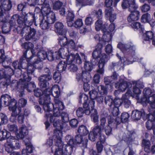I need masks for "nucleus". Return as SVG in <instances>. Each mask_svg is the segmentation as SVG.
<instances>
[{
	"label": "nucleus",
	"instance_id": "nucleus-5",
	"mask_svg": "<svg viewBox=\"0 0 155 155\" xmlns=\"http://www.w3.org/2000/svg\"><path fill=\"white\" fill-rule=\"evenodd\" d=\"M83 97L84 102L83 107L84 108V113L87 115H89L94 112L95 101L93 100H90L88 101V97L85 94H81L79 97V102L81 103V99Z\"/></svg>",
	"mask_w": 155,
	"mask_h": 155
},
{
	"label": "nucleus",
	"instance_id": "nucleus-55",
	"mask_svg": "<svg viewBox=\"0 0 155 155\" xmlns=\"http://www.w3.org/2000/svg\"><path fill=\"white\" fill-rule=\"evenodd\" d=\"M8 64V65L5 66V64L3 66L5 68V72L8 77V78H9L11 76L14 74V72L13 70L8 66L9 64Z\"/></svg>",
	"mask_w": 155,
	"mask_h": 155
},
{
	"label": "nucleus",
	"instance_id": "nucleus-24",
	"mask_svg": "<svg viewBox=\"0 0 155 155\" xmlns=\"http://www.w3.org/2000/svg\"><path fill=\"white\" fill-rule=\"evenodd\" d=\"M54 27L56 32L59 35H65L66 33V30L64 28V25L61 22H56L54 25Z\"/></svg>",
	"mask_w": 155,
	"mask_h": 155
},
{
	"label": "nucleus",
	"instance_id": "nucleus-51",
	"mask_svg": "<svg viewBox=\"0 0 155 155\" xmlns=\"http://www.w3.org/2000/svg\"><path fill=\"white\" fill-rule=\"evenodd\" d=\"M127 95L126 94L123 95L121 98L122 103H123L124 107L126 108L129 107L130 104V102L128 99Z\"/></svg>",
	"mask_w": 155,
	"mask_h": 155
},
{
	"label": "nucleus",
	"instance_id": "nucleus-54",
	"mask_svg": "<svg viewBox=\"0 0 155 155\" xmlns=\"http://www.w3.org/2000/svg\"><path fill=\"white\" fill-rule=\"evenodd\" d=\"M7 21V19L6 18V22H0L1 25L2 26V31L4 33H8L10 30V28L7 26V25H8Z\"/></svg>",
	"mask_w": 155,
	"mask_h": 155
},
{
	"label": "nucleus",
	"instance_id": "nucleus-9",
	"mask_svg": "<svg viewBox=\"0 0 155 155\" xmlns=\"http://www.w3.org/2000/svg\"><path fill=\"white\" fill-rule=\"evenodd\" d=\"M107 26V24L102 25V21L101 19L98 20L95 23L96 30L98 31L101 29L103 32H104V34L102 36V38L103 39L104 41V42H109L111 40V35L110 33L107 32V34L105 33L107 30L106 29Z\"/></svg>",
	"mask_w": 155,
	"mask_h": 155
},
{
	"label": "nucleus",
	"instance_id": "nucleus-58",
	"mask_svg": "<svg viewBox=\"0 0 155 155\" xmlns=\"http://www.w3.org/2000/svg\"><path fill=\"white\" fill-rule=\"evenodd\" d=\"M91 117L93 121L95 123H97L99 121L98 116L97 110H94V112L91 114Z\"/></svg>",
	"mask_w": 155,
	"mask_h": 155
},
{
	"label": "nucleus",
	"instance_id": "nucleus-15",
	"mask_svg": "<svg viewBox=\"0 0 155 155\" xmlns=\"http://www.w3.org/2000/svg\"><path fill=\"white\" fill-rule=\"evenodd\" d=\"M121 6L123 9H126L128 8L129 11L137 9L138 7V5L136 4L135 0H124L123 1Z\"/></svg>",
	"mask_w": 155,
	"mask_h": 155
},
{
	"label": "nucleus",
	"instance_id": "nucleus-10",
	"mask_svg": "<svg viewBox=\"0 0 155 155\" xmlns=\"http://www.w3.org/2000/svg\"><path fill=\"white\" fill-rule=\"evenodd\" d=\"M5 146L6 151L9 153L12 152L14 150L19 149L20 147L18 140L13 136L11 137L7 140Z\"/></svg>",
	"mask_w": 155,
	"mask_h": 155
},
{
	"label": "nucleus",
	"instance_id": "nucleus-25",
	"mask_svg": "<svg viewBox=\"0 0 155 155\" xmlns=\"http://www.w3.org/2000/svg\"><path fill=\"white\" fill-rule=\"evenodd\" d=\"M130 14L128 17L127 20L129 23H132L137 21L139 18L140 12L136 9L131 11Z\"/></svg>",
	"mask_w": 155,
	"mask_h": 155
},
{
	"label": "nucleus",
	"instance_id": "nucleus-19",
	"mask_svg": "<svg viewBox=\"0 0 155 155\" xmlns=\"http://www.w3.org/2000/svg\"><path fill=\"white\" fill-rule=\"evenodd\" d=\"M65 58L66 59V62L68 64H70L74 62L75 60L77 63L79 64L82 62V60L78 53L75 55L72 54H67Z\"/></svg>",
	"mask_w": 155,
	"mask_h": 155
},
{
	"label": "nucleus",
	"instance_id": "nucleus-42",
	"mask_svg": "<svg viewBox=\"0 0 155 155\" xmlns=\"http://www.w3.org/2000/svg\"><path fill=\"white\" fill-rule=\"evenodd\" d=\"M35 53L34 56H32V58L33 57H35V60H38L41 61H42L45 59L46 58V52L44 51H41L38 52L37 56H35Z\"/></svg>",
	"mask_w": 155,
	"mask_h": 155
},
{
	"label": "nucleus",
	"instance_id": "nucleus-40",
	"mask_svg": "<svg viewBox=\"0 0 155 155\" xmlns=\"http://www.w3.org/2000/svg\"><path fill=\"white\" fill-rule=\"evenodd\" d=\"M100 141L97 142L96 144V147L98 153H101L103 150V145L102 143H103L105 140V136H103V138H100Z\"/></svg>",
	"mask_w": 155,
	"mask_h": 155
},
{
	"label": "nucleus",
	"instance_id": "nucleus-3",
	"mask_svg": "<svg viewBox=\"0 0 155 155\" xmlns=\"http://www.w3.org/2000/svg\"><path fill=\"white\" fill-rule=\"evenodd\" d=\"M62 133L61 130H55L54 131L53 139L55 142V145L51 147V151L54 152V155H64L63 149L62 148V142L61 137Z\"/></svg>",
	"mask_w": 155,
	"mask_h": 155
},
{
	"label": "nucleus",
	"instance_id": "nucleus-46",
	"mask_svg": "<svg viewBox=\"0 0 155 155\" xmlns=\"http://www.w3.org/2000/svg\"><path fill=\"white\" fill-rule=\"evenodd\" d=\"M118 74L115 72H114L111 77H108L104 78L105 81L111 83L113 81L117 80L118 78Z\"/></svg>",
	"mask_w": 155,
	"mask_h": 155
},
{
	"label": "nucleus",
	"instance_id": "nucleus-49",
	"mask_svg": "<svg viewBox=\"0 0 155 155\" xmlns=\"http://www.w3.org/2000/svg\"><path fill=\"white\" fill-rule=\"evenodd\" d=\"M154 33L151 31H148L144 33L143 35V38L145 40L150 41L153 37Z\"/></svg>",
	"mask_w": 155,
	"mask_h": 155
},
{
	"label": "nucleus",
	"instance_id": "nucleus-27",
	"mask_svg": "<svg viewBox=\"0 0 155 155\" xmlns=\"http://www.w3.org/2000/svg\"><path fill=\"white\" fill-rule=\"evenodd\" d=\"M19 130V133L16 134L17 137L18 139L23 138L28 134L27 127L25 125H22Z\"/></svg>",
	"mask_w": 155,
	"mask_h": 155
},
{
	"label": "nucleus",
	"instance_id": "nucleus-21",
	"mask_svg": "<svg viewBox=\"0 0 155 155\" xmlns=\"http://www.w3.org/2000/svg\"><path fill=\"white\" fill-rule=\"evenodd\" d=\"M82 136L77 135L75 137V145L79 144L80 146L82 147V149H84L87 147L88 140L87 138H84V140H82Z\"/></svg>",
	"mask_w": 155,
	"mask_h": 155
},
{
	"label": "nucleus",
	"instance_id": "nucleus-20",
	"mask_svg": "<svg viewBox=\"0 0 155 155\" xmlns=\"http://www.w3.org/2000/svg\"><path fill=\"white\" fill-rule=\"evenodd\" d=\"M82 81L84 84V89L85 91H88L90 89V86L88 83L91 78V76L89 72H84L82 74Z\"/></svg>",
	"mask_w": 155,
	"mask_h": 155
},
{
	"label": "nucleus",
	"instance_id": "nucleus-7",
	"mask_svg": "<svg viewBox=\"0 0 155 155\" xmlns=\"http://www.w3.org/2000/svg\"><path fill=\"white\" fill-rule=\"evenodd\" d=\"M143 97L141 99V102L145 104L149 103L152 108H155V94H152L151 90L146 88L143 91Z\"/></svg>",
	"mask_w": 155,
	"mask_h": 155
},
{
	"label": "nucleus",
	"instance_id": "nucleus-16",
	"mask_svg": "<svg viewBox=\"0 0 155 155\" xmlns=\"http://www.w3.org/2000/svg\"><path fill=\"white\" fill-rule=\"evenodd\" d=\"M47 95H45L46 97H50L52 94L54 97L58 98L60 94V90L58 85H55L53 86L51 89L48 88L46 89Z\"/></svg>",
	"mask_w": 155,
	"mask_h": 155
},
{
	"label": "nucleus",
	"instance_id": "nucleus-39",
	"mask_svg": "<svg viewBox=\"0 0 155 155\" xmlns=\"http://www.w3.org/2000/svg\"><path fill=\"white\" fill-rule=\"evenodd\" d=\"M34 95L37 97H40L44 99H46V96L45 95H47L46 89L45 90L42 91L40 89H37L36 90H34Z\"/></svg>",
	"mask_w": 155,
	"mask_h": 155
},
{
	"label": "nucleus",
	"instance_id": "nucleus-38",
	"mask_svg": "<svg viewBox=\"0 0 155 155\" xmlns=\"http://www.w3.org/2000/svg\"><path fill=\"white\" fill-rule=\"evenodd\" d=\"M11 137L10 132L5 130H3L0 131V141H3L6 139L8 140Z\"/></svg>",
	"mask_w": 155,
	"mask_h": 155
},
{
	"label": "nucleus",
	"instance_id": "nucleus-22",
	"mask_svg": "<svg viewBox=\"0 0 155 155\" xmlns=\"http://www.w3.org/2000/svg\"><path fill=\"white\" fill-rule=\"evenodd\" d=\"M105 17L110 22H112L116 18V14L113 12L111 8L106 9L105 13Z\"/></svg>",
	"mask_w": 155,
	"mask_h": 155
},
{
	"label": "nucleus",
	"instance_id": "nucleus-61",
	"mask_svg": "<svg viewBox=\"0 0 155 155\" xmlns=\"http://www.w3.org/2000/svg\"><path fill=\"white\" fill-rule=\"evenodd\" d=\"M8 129L9 131L17 134L18 131V128L17 126L14 124H9L8 125Z\"/></svg>",
	"mask_w": 155,
	"mask_h": 155
},
{
	"label": "nucleus",
	"instance_id": "nucleus-18",
	"mask_svg": "<svg viewBox=\"0 0 155 155\" xmlns=\"http://www.w3.org/2000/svg\"><path fill=\"white\" fill-rule=\"evenodd\" d=\"M100 127L104 130L107 135H109L111 133L112 127L109 126L107 122L106 119L104 117H101L100 119Z\"/></svg>",
	"mask_w": 155,
	"mask_h": 155
},
{
	"label": "nucleus",
	"instance_id": "nucleus-36",
	"mask_svg": "<svg viewBox=\"0 0 155 155\" xmlns=\"http://www.w3.org/2000/svg\"><path fill=\"white\" fill-rule=\"evenodd\" d=\"M27 103V101L24 98L20 99L18 103L15 106L16 107V110L19 111V113L21 111V108L24 107Z\"/></svg>",
	"mask_w": 155,
	"mask_h": 155
},
{
	"label": "nucleus",
	"instance_id": "nucleus-11",
	"mask_svg": "<svg viewBox=\"0 0 155 155\" xmlns=\"http://www.w3.org/2000/svg\"><path fill=\"white\" fill-rule=\"evenodd\" d=\"M118 48L126 54H130L132 55L134 53L135 47L131 42L124 44L122 43H119L117 46Z\"/></svg>",
	"mask_w": 155,
	"mask_h": 155
},
{
	"label": "nucleus",
	"instance_id": "nucleus-43",
	"mask_svg": "<svg viewBox=\"0 0 155 155\" xmlns=\"http://www.w3.org/2000/svg\"><path fill=\"white\" fill-rule=\"evenodd\" d=\"M45 19L49 22V23L51 24L54 23L56 21L55 14L54 12H51L48 15L44 16Z\"/></svg>",
	"mask_w": 155,
	"mask_h": 155
},
{
	"label": "nucleus",
	"instance_id": "nucleus-34",
	"mask_svg": "<svg viewBox=\"0 0 155 155\" xmlns=\"http://www.w3.org/2000/svg\"><path fill=\"white\" fill-rule=\"evenodd\" d=\"M94 0H76V5L77 7L81 5L85 6L92 5Z\"/></svg>",
	"mask_w": 155,
	"mask_h": 155
},
{
	"label": "nucleus",
	"instance_id": "nucleus-4",
	"mask_svg": "<svg viewBox=\"0 0 155 155\" xmlns=\"http://www.w3.org/2000/svg\"><path fill=\"white\" fill-rule=\"evenodd\" d=\"M18 17V15H13L11 18V20L9 22L11 28H14L16 29L17 30L18 29V27H16L15 20V18ZM31 17L32 18L31 20H28V19H26L25 18L24 20V22L21 19V18H19L17 19L18 23L19 25L18 27L23 28L25 27H27L28 26L31 25L33 23H35V19L33 15H31Z\"/></svg>",
	"mask_w": 155,
	"mask_h": 155
},
{
	"label": "nucleus",
	"instance_id": "nucleus-47",
	"mask_svg": "<svg viewBox=\"0 0 155 155\" xmlns=\"http://www.w3.org/2000/svg\"><path fill=\"white\" fill-rule=\"evenodd\" d=\"M67 67V65L65 61H61L59 62L57 66L58 71L60 72L64 71Z\"/></svg>",
	"mask_w": 155,
	"mask_h": 155
},
{
	"label": "nucleus",
	"instance_id": "nucleus-64",
	"mask_svg": "<svg viewBox=\"0 0 155 155\" xmlns=\"http://www.w3.org/2000/svg\"><path fill=\"white\" fill-rule=\"evenodd\" d=\"M150 20V15L148 13L143 14L141 18V21L143 23L148 22Z\"/></svg>",
	"mask_w": 155,
	"mask_h": 155
},
{
	"label": "nucleus",
	"instance_id": "nucleus-32",
	"mask_svg": "<svg viewBox=\"0 0 155 155\" xmlns=\"http://www.w3.org/2000/svg\"><path fill=\"white\" fill-rule=\"evenodd\" d=\"M0 5L4 11L9 10L12 6L11 2L9 0H5L4 1L0 0Z\"/></svg>",
	"mask_w": 155,
	"mask_h": 155
},
{
	"label": "nucleus",
	"instance_id": "nucleus-48",
	"mask_svg": "<svg viewBox=\"0 0 155 155\" xmlns=\"http://www.w3.org/2000/svg\"><path fill=\"white\" fill-rule=\"evenodd\" d=\"M150 143L148 140H143L142 141V146L144 148L145 151L147 153L150 152Z\"/></svg>",
	"mask_w": 155,
	"mask_h": 155
},
{
	"label": "nucleus",
	"instance_id": "nucleus-28",
	"mask_svg": "<svg viewBox=\"0 0 155 155\" xmlns=\"http://www.w3.org/2000/svg\"><path fill=\"white\" fill-rule=\"evenodd\" d=\"M74 145L71 144H63L62 145V148L64 152V155H71L73 151V148Z\"/></svg>",
	"mask_w": 155,
	"mask_h": 155
},
{
	"label": "nucleus",
	"instance_id": "nucleus-41",
	"mask_svg": "<svg viewBox=\"0 0 155 155\" xmlns=\"http://www.w3.org/2000/svg\"><path fill=\"white\" fill-rule=\"evenodd\" d=\"M101 129L99 126L97 125L94 127L92 131L98 137L99 139L100 138H103V136H104V135H102Z\"/></svg>",
	"mask_w": 155,
	"mask_h": 155
},
{
	"label": "nucleus",
	"instance_id": "nucleus-33",
	"mask_svg": "<svg viewBox=\"0 0 155 155\" xmlns=\"http://www.w3.org/2000/svg\"><path fill=\"white\" fill-rule=\"evenodd\" d=\"M40 23V25L42 29L46 30L49 28V25L50 24L47 21L44 16H40L39 18Z\"/></svg>",
	"mask_w": 155,
	"mask_h": 155
},
{
	"label": "nucleus",
	"instance_id": "nucleus-60",
	"mask_svg": "<svg viewBox=\"0 0 155 155\" xmlns=\"http://www.w3.org/2000/svg\"><path fill=\"white\" fill-rule=\"evenodd\" d=\"M97 89L100 94H104L107 93V87H104L103 85H100L97 87Z\"/></svg>",
	"mask_w": 155,
	"mask_h": 155
},
{
	"label": "nucleus",
	"instance_id": "nucleus-14",
	"mask_svg": "<svg viewBox=\"0 0 155 155\" xmlns=\"http://www.w3.org/2000/svg\"><path fill=\"white\" fill-rule=\"evenodd\" d=\"M61 116L62 121L64 122V123L63 124L61 123V120H58L55 121L56 119H57V118L55 117V119L54 120V122H57V126H54L55 127H56L57 128L56 129L54 130V131L56 130H61V131L62 132L61 130L63 129V126L65 125V124L66 122H68L69 120L68 115L66 112H62L61 113Z\"/></svg>",
	"mask_w": 155,
	"mask_h": 155
},
{
	"label": "nucleus",
	"instance_id": "nucleus-2",
	"mask_svg": "<svg viewBox=\"0 0 155 155\" xmlns=\"http://www.w3.org/2000/svg\"><path fill=\"white\" fill-rule=\"evenodd\" d=\"M103 46L102 45L98 44L96 48L92 53L93 57L95 59L100 58L98 65L99 69L97 72L100 74H103L104 71V66L109 59L108 56L104 53L102 54V50Z\"/></svg>",
	"mask_w": 155,
	"mask_h": 155
},
{
	"label": "nucleus",
	"instance_id": "nucleus-17",
	"mask_svg": "<svg viewBox=\"0 0 155 155\" xmlns=\"http://www.w3.org/2000/svg\"><path fill=\"white\" fill-rule=\"evenodd\" d=\"M30 26H28L22 28V32L26 33L25 35L26 40L28 41L33 39L35 36L36 31L34 28H31Z\"/></svg>",
	"mask_w": 155,
	"mask_h": 155
},
{
	"label": "nucleus",
	"instance_id": "nucleus-1",
	"mask_svg": "<svg viewBox=\"0 0 155 155\" xmlns=\"http://www.w3.org/2000/svg\"><path fill=\"white\" fill-rule=\"evenodd\" d=\"M46 99L42 97L39 100V104L42 105L45 114V117L47 120H49L51 123H53L54 126H57V122H54L56 117H58L60 115L61 110L64 108L63 103L58 99H55V104L51 103L50 97L48 96Z\"/></svg>",
	"mask_w": 155,
	"mask_h": 155
},
{
	"label": "nucleus",
	"instance_id": "nucleus-30",
	"mask_svg": "<svg viewBox=\"0 0 155 155\" xmlns=\"http://www.w3.org/2000/svg\"><path fill=\"white\" fill-rule=\"evenodd\" d=\"M145 115V113L143 110L139 111L135 110L132 111L131 114L132 118L134 120H139L142 116Z\"/></svg>",
	"mask_w": 155,
	"mask_h": 155
},
{
	"label": "nucleus",
	"instance_id": "nucleus-29",
	"mask_svg": "<svg viewBox=\"0 0 155 155\" xmlns=\"http://www.w3.org/2000/svg\"><path fill=\"white\" fill-rule=\"evenodd\" d=\"M3 62V65L5 64L6 62L7 64H10L11 62V59L5 55L4 51L2 49L0 50V63Z\"/></svg>",
	"mask_w": 155,
	"mask_h": 155
},
{
	"label": "nucleus",
	"instance_id": "nucleus-53",
	"mask_svg": "<svg viewBox=\"0 0 155 155\" xmlns=\"http://www.w3.org/2000/svg\"><path fill=\"white\" fill-rule=\"evenodd\" d=\"M58 40L59 44L61 46H63L67 45L69 40L65 36L60 37Z\"/></svg>",
	"mask_w": 155,
	"mask_h": 155
},
{
	"label": "nucleus",
	"instance_id": "nucleus-56",
	"mask_svg": "<svg viewBox=\"0 0 155 155\" xmlns=\"http://www.w3.org/2000/svg\"><path fill=\"white\" fill-rule=\"evenodd\" d=\"M26 44L27 45H28V49H31V52L32 54V55L30 57H28L27 58V61L29 63L30 60L32 58V56H34L35 55V53L36 52H35V50L32 49V48L34 47V45L32 43L28 42V43H26Z\"/></svg>",
	"mask_w": 155,
	"mask_h": 155
},
{
	"label": "nucleus",
	"instance_id": "nucleus-57",
	"mask_svg": "<svg viewBox=\"0 0 155 155\" xmlns=\"http://www.w3.org/2000/svg\"><path fill=\"white\" fill-rule=\"evenodd\" d=\"M22 58L20 59L19 61H16L14 62L12 64L13 67L16 69H21L22 68Z\"/></svg>",
	"mask_w": 155,
	"mask_h": 155
},
{
	"label": "nucleus",
	"instance_id": "nucleus-62",
	"mask_svg": "<svg viewBox=\"0 0 155 155\" xmlns=\"http://www.w3.org/2000/svg\"><path fill=\"white\" fill-rule=\"evenodd\" d=\"M84 68L87 71H90L93 69V65L89 61H85L84 64Z\"/></svg>",
	"mask_w": 155,
	"mask_h": 155
},
{
	"label": "nucleus",
	"instance_id": "nucleus-12",
	"mask_svg": "<svg viewBox=\"0 0 155 155\" xmlns=\"http://www.w3.org/2000/svg\"><path fill=\"white\" fill-rule=\"evenodd\" d=\"M45 73L47 74L42 75L38 78L40 81L39 84L41 88H45L49 84L48 81L52 79V76L50 75L51 74L49 69L48 68H45L44 69Z\"/></svg>",
	"mask_w": 155,
	"mask_h": 155
},
{
	"label": "nucleus",
	"instance_id": "nucleus-23",
	"mask_svg": "<svg viewBox=\"0 0 155 155\" xmlns=\"http://www.w3.org/2000/svg\"><path fill=\"white\" fill-rule=\"evenodd\" d=\"M35 68H36L34 65V63L32 64L28 65L27 69V73H24L21 76L22 77H23L25 81H30L31 78L29 76V74H31L34 72Z\"/></svg>",
	"mask_w": 155,
	"mask_h": 155
},
{
	"label": "nucleus",
	"instance_id": "nucleus-13",
	"mask_svg": "<svg viewBox=\"0 0 155 155\" xmlns=\"http://www.w3.org/2000/svg\"><path fill=\"white\" fill-rule=\"evenodd\" d=\"M1 100L3 101L6 106H9V109L13 110V107L17 104L16 101L14 99H12L11 96L7 94L2 95Z\"/></svg>",
	"mask_w": 155,
	"mask_h": 155
},
{
	"label": "nucleus",
	"instance_id": "nucleus-26",
	"mask_svg": "<svg viewBox=\"0 0 155 155\" xmlns=\"http://www.w3.org/2000/svg\"><path fill=\"white\" fill-rule=\"evenodd\" d=\"M108 123L109 126L113 127L120 124V120L119 117H115L110 115L108 117Z\"/></svg>",
	"mask_w": 155,
	"mask_h": 155
},
{
	"label": "nucleus",
	"instance_id": "nucleus-8",
	"mask_svg": "<svg viewBox=\"0 0 155 155\" xmlns=\"http://www.w3.org/2000/svg\"><path fill=\"white\" fill-rule=\"evenodd\" d=\"M14 83H15V85L16 86L17 85L18 88H21V89H19L18 91L21 93V94H23L24 89L25 88H27V91L29 92H31L35 87V85L34 84V83L31 82L28 83L29 81H25L24 79L21 78L20 79L18 83L17 81H14Z\"/></svg>",
	"mask_w": 155,
	"mask_h": 155
},
{
	"label": "nucleus",
	"instance_id": "nucleus-45",
	"mask_svg": "<svg viewBox=\"0 0 155 155\" xmlns=\"http://www.w3.org/2000/svg\"><path fill=\"white\" fill-rule=\"evenodd\" d=\"M67 49L68 51H71V50H76V45L74 41L72 40H69L67 45Z\"/></svg>",
	"mask_w": 155,
	"mask_h": 155
},
{
	"label": "nucleus",
	"instance_id": "nucleus-52",
	"mask_svg": "<svg viewBox=\"0 0 155 155\" xmlns=\"http://www.w3.org/2000/svg\"><path fill=\"white\" fill-rule=\"evenodd\" d=\"M12 111L11 116L10 118V121L12 122H15L16 120V117L18 114L17 110H16V107H13V110L9 109Z\"/></svg>",
	"mask_w": 155,
	"mask_h": 155
},
{
	"label": "nucleus",
	"instance_id": "nucleus-44",
	"mask_svg": "<svg viewBox=\"0 0 155 155\" xmlns=\"http://www.w3.org/2000/svg\"><path fill=\"white\" fill-rule=\"evenodd\" d=\"M146 127L148 130H150L152 128L153 134L155 135V119L153 120H148L146 123Z\"/></svg>",
	"mask_w": 155,
	"mask_h": 155
},
{
	"label": "nucleus",
	"instance_id": "nucleus-35",
	"mask_svg": "<svg viewBox=\"0 0 155 155\" xmlns=\"http://www.w3.org/2000/svg\"><path fill=\"white\" fill-rule=\"evenodd\" d=\"M41 16H45L48 15L51 12H53L51 10L48 3L42 5L41 7Z\"/></svg>",
	"mask_w": 155,
	"mask_h": 155
},
{
	"label": "nucleus",
	"instance_id": "nucleus-31",
	"mask_svg": "<svg viewBox=\"0 0 155 155\" xmlns=\"http://www.w3.org/2000/svg\"><path fill=\"white\" fill-rule=\"evenodd\" d=\"M66 51L65 48H60L58 51L55 52V54L57 56L55 57L56 59H58L60 58L65 59L66 56L67 54V52L68 49H66Z\"/></svg>",
	"mask_w": 155,
	"mask_h": 155
},
{
	"label": "nucleus",
	"instance_id": "nucleus-63",
	"mask_svg": "<svg viewBox=\"0 0 155 155\" xmlns=\"http://www.w3.org/2000/svg\"><path fill=\"white\" fill-rule=\"evenodd\" d=\"M46 58L49 61H52L55 58L56 59L55 57L57 55H55V53H54L52 51H48V53H46Z\"/></svg>",
	"mask_w": 155,
	"mask_h": 155
},
{
	"label": "nucleus",
	"instance_id": "nucleus-37",
	"mask_svg": "<svg viewBox=\"0 0 155 155\" xmlns=\"http://www.w3.org/2000/svg\"><path fill=\"white\" fill-rule=\"evenodd\" d=\"M131 26L135 31H139L140 33H144V29L140 23L139 22H133Z\"/></svg>",
	"mask_w": 155,
	"mask_h": 155
},
{
	"label": "nucleus",
	"instance_id": "nucleus-6",
	"mask_svg": "<svg viewBox=\"0 0 155 155\" xmlns=\"http://www.w3.org/2000/svg\"><path fill=\"white\" fill-rule=\"evenodd\" d=\"M131 86V84L127 82L125 77L122 75L119 77L118 81L115 84V87L119 89L121 92H124L127 89V91L125 94L127 95L128 96H133L132 92L130 90Z\"/></svg>",
	"mask_w": 155,
	"mask_h": 155
},
{
	"label": "nucleus",
	"instance_id": "nucleus-59",
	"mask_svg": "<svg viewBox=\"0 0 155 155\" xmlns=\"http://www.w3.org/2000/svg\"><path fill=\"white\" fill-rule=\"evenodd\" d=\"M131 134L128 131L124 133L123 134V140L126 142H128L131 140Z\"/></svg>",
	"mask_w": 155,
	"mask_h": 155
},
{
	"label": "nucleus",
	"instance_id": "nucleus-50",
	"mask_svg": "<svg viewBox=\"0 0 155 155\" xmlns=\"http://www.w3.org/2000/svg\"><path fill=\"white\" fill-rule=\"evenodd\" d=\"M78 132L79 134L82 136H85L87 135L88 133V131L86 127L83 125H81L79 127Z\"/></svg>",
	"mask_w": 155,
	"mask_h": 155
}]
</instances>
